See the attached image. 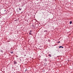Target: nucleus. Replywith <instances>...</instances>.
<instances>
[{
	"label": "nucleus",
	"mask_w": 73,
	"mask_h": 73,
	"mask_svg": "<svg viewBox=\"0 0 73 73\" xmlns=\"http://www.w3.org/2000/svg\"><path fill=\"white\" fill-rule=\"evenodd\" d=\"M14 64H17V62L14 61Z\"/></svg>",
	"instance_id": "nucleus-1"
},
{
	"label": "nucleus",
	"mask_w": 73,
	"mask_h": 73,
	"mask_svg": "<svg viewBox=\"0 0 73 73\" xmlns=\"http://www.w3.org/2000/svg\"><path fill=\"white\" fill-rule=\"evenodd\" d=\"M32 27L33 28H35V25H32Z\"/></svg>",
	"instance_id": "nucleus-2"
},
{
	"label": "nucleus",
	"mask_w": 73,
	"mask_h": 73,
	"mask_svg": "<svg viewBox=\"0 0 73 73\" xmlns=\"http://www.w3.org/2000/svg\"><path fill=\"white\" fill-rule=\"evenodd\" d=\"M64 48V47H63L62 46H60L59 47V48Z\"/></svg>",
	"instance_id": "nucleus-3"
},
{
	"label": "nucleus",
	"mask_w": 73,
	"mask_h": 73,
	"mask_svg": "<svg viewBox=\"0 0 73 73\" xmlns=\"http://www.w3.org/2000/svg\"><path fill=\"white\" fill-rule=\"evenodd\" d=\"M19 11H21V10L22 9L21 8H20L19 7Z\"/></svg>",
	"instance_id": "nucleus-4"
},
{
	"label": "nucleus",
	"mask_w": 73,
	"mask_h": 73,
	"mask_svg": "<svg viewBox=\"0 0 73 73\" xmlns=\"http://www.w3.org/2000/svg\"><path fill=\"white\" fill-rule=\"evenodd\" d=\"M0 52H2V53H3V50H1Z\"/></svg>",
	"instance_id": "nucleus-5"
},
{
	"label": "nucleus",
	"mask_w": 73,
	"mask_h": 73,
	"mask_svg": "<svg viewBox=\"0 0 73 73\" xmlns=\"http://www.w3.org/2000/svg\"><path fill=\"white\" fill-rule=\"evenodd\" d=\"M10 53H11V54H12L13 53V51H11L10 52Z\"/></svg>",
	"instance_id": "nucleus-6"
},
{
	"label": "nucleus",
	"mask_w": 73,
	"mask_h": 73,
	"mask_svg": "<svg viewBox=\"0 0 73 73\" xmlns=\"http://www.w3.org/2000/svg\"><path fill=\"white\" fill-rule=\"evenodd\" d=\"M49 57H52V55L50 54H49Z\"/></svg>",
	"instance_id": "nucleus-7"
},
{
	"label": "nucleus",
	"mask_w": 73,
	"mask_h": 73,
	"mask_svg": "<svg viewBox=\"0 0 73 73\" xmlns=\"http://www.w3.org/2000/svg\"><path fill=\"white\" fill-rule=\"evenodd\" d=\"M72 21H70V24H72Z\"/></svg>",
	"instance_id": "nucleus-8"
},
{
	"label": "nucleus",
	"mask_w": 73,
	"mask_h": 73,
	"mask_svg": "<svg viewBox=\"0 0 73 73\" xmlns=\"http://www.w3.org/2000/svg\"><path fill=\"white\" fill-rule=\"evenodd\" d=\"M4 11H5V12H7V13H8V11H6V10H4Z\"/></svg>",
	"instance_id": "nucleus-9"
},
{
	"label": "nucleus",
	"mask_w": 73,
	"mask_h": 73,
	"mask_svg": "<svg viewBox=\"0 0 73 73\" xmlns=\"http://www.w3.org/2000/svg\"><path fill=\"white\" fill-rule=\"evenodd\" d=\"M44 61H47V60L46 58L45 59Z\"/></svg>",
	"instance_id": "nucleus-10"
},
{
	"label": "nucleus",
	"mask_w": 73,
	"mask_h": 73,
	"mask_svg": "<svg viewBox=\"0 0 73 73\" xmlns=\"http://www.w3.org/2000/svg\"><path fill=\"white\" fill-rule=\"evenodd\" d=\"M44 32H47V30H45V31H44Z\"/></svg>",
	"instance_id": "nucleus-11"
},
{
	"label": "nucleus",
	"mask_w": 73,
	"mask_h": 73,
	"mask_svg": "<svg viewBox=\"0 0 73 73\" xmlns=\"http://www.w3.org/2000/svg\"><path fill=\"white\" fill-rule=\"evenodd\" d=\"M57 43H58V44H59V43H60V41H59Z\"/></svg>",
	"instance_id": "nucleus-12"
},
{
	"label": "nucleus",
	"mask_w": 73,
	"mask_h": 73,
	"mask_svg": "<svg viewBox=\"0 0 73 73\" xmlns=\"http://www.w3.org/2000/svg\"><path fill=\"white\" fill-rule=\"evenodd\" d=\"M29 35H32V33H29Z\"/></svg>",
	"instance_id": "nucleus-13"
},
{
	"label": "nucleus",
	"mask_w": 73,
	"mask_h": 73,
	"mask_svg": "<svg viewBox=\"0 0 73 73\" xmlns=\"http://www.w3.org/2000/svg\"><path fill=\"white\" fill-rule=\"evenodd\" d=\"M30 32H31L32 31H30Z\"/></svg>",
	"instance_id": "nucleus-14"
},
{
	"label": "nucleus",
	"mask_w": 73,
	"mask_h": 73,
	"mask_svg": "<svg viewBox=\"0 0 73 73\" xmlns=\"http://www.w3.org/2000/svg\"><path fill=\"white\" fill-rule=\"evenodd\" d=\"M26 71H27V70H25V72H26Z\"/></svg>",
	"instance_id": "nucleus-15"
},
{
	"label": "nucleus",
	"mask_w": 73,
	"mask_h": 73,
	"mask_svg": "<svg viewBox=\"0 0 73 73\" xmlns=\"http://www.w3.org/2000/svg\"><path fill=\"white\" fill-rule=\"evenodd\" d=\"M20 61H21V60L20 59Z\"/></svg>",
	"instance_id": "nucleus-16"
},
{
	"label": "nucleus",
	"mask_w": 73,
	"mask_h": 73,
	"mask_svg": "<svg viewBox=\"0 0 73 73\" xmlns=\"http://www.w3.org/2000/svg\"><path fill=\"white\" fill-rule=\"evenodd\" d=\"M0 7H1V6L0 5Z\"/></svg>",
	"instance_id": "nucleus-17"
}]
</instances>
